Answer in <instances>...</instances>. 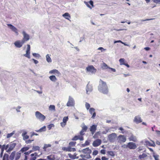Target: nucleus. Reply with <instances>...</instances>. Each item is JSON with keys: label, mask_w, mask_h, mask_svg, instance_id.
I'll return each instance as SVG.
<instances>
[{"label": "nucleus", "mask_w": 160, "mask_h": 160, "mask_svg": "<svg viewBox=\"0 0 160 160\" xmlns=\"http://www.w3.org/2000/svg\"><path fill=\"white\" fill-rule=\"evenodd\" d=\"M101 84H102L101 90L102 93L104 94H108L109 92V89L106 82L101 80Z\"/></svg>", "instance_id": "nucleus-1"}, {"label": "nucleus", "mask_w": 160, "mask_h": 160, "mask_svg": "<svg viewBox=\"0 0 160 160\" xmlns=\"http://www.w3.org/2000/svg\"><path fill=\"white\" fill-rule=\"evenodd\" d=\"M35 115L36 118L41 122L43 121L45 119V117L39 111L35 112Z\"/></svg>", "instance_id": "nucleus-2"}, {"label": "nucleus", "mask_w": 160, "mask_h": 160, "mask_svg": "<svg viewBox=\"0 0 160 160\" xmlns=\"http://www.w3.org/2000/svg\"><path fill=\"white\" fill-rule=\"evenodd\" d=\"M117 136V135L116 133H112L108 135V139L110 142H114L115 141Z\"/></svg>", "instance_id": "nucleus-3"}, {"label": "nucleus", "mask_w": 160, "mask_h": 160, "mask_svg": "<svg viewBox=\"0 0 160 160\" xmlns=\"http://www.w3.org/2000/svg\"><path fill=\"white\" fill-rule=\"evenodd\" d=\"M86 72L94 73L96 71V69L92 65H89L86 68Z\"/></svg>", "instance_id": "nucleus-4"}, {"label": "nucleus", "mask_w": 160, "mask_h": 160, "mask_svg": "<svg viewBox=\"0 0 160 160\" xmlns=\"http://www.w3.org/2000/svg\"><path fill=\"white\" fill-rule=\"evenodd\" d=\"M22 34L23 35V38L22 40L24 42L28 41L30 39V36L29 34H28L25 31H23Z\"/></svg>", "instance_id": "nucleus-5"}, {"label": "nucleus", "mask_w": 160, "mask_h": 160, "mask_svg": "<svg viewBox=\"0 0 160 160\" xmlns=\"http://www.w3.org/2000/svg\"><path fill=\"white\" fill-rule=\"evenodd\" d=\"M74 104L75 102L74 100L72 97L69 96L68 101L67 104V106L68 107L73 106L74 105Z\"/></svg>", "instance_id": "nucleus-6"}, {"label": "nucleus", "mask_w": 160, "mask_h": 160, "mask_svg": "<svg viewBox=\"0 0 160 160\" xmlns=\"http://www.w3.org/2000/svg\"><path fill=\"white\" fill-rule=\"evenodd\" d=\"M137 147L136 144L132 142H129L126 146V148H128L131 149H134Z\"/></svg>", "instance_id": "nucleus-7"}, {"label": "nucleus", "mask_w": 160, "mask_h": 160, "mask_svg": "<svg viewBox=\"0 0 160 160\" xmlns=\"http://www.w3.org/2000/svg\"><path fill=\"white\" fill-rule=\"evenodd\" d=\"M27 50L26 51V53L24 54L23 56L28 58H30V46L29 44H28L27 45Z\"/></svg>", "instance_id": "nucleus-8"}, {"label": "nucleus", "mask_w": 160, "mask_h": 160, "mask_svg": "<svg viewBox=\"0 0 160 160\" xmlns=\"http://www.w3.org/2000/svg\"><path fill=\"white\" fill-rule=\"evenodd\" d=\"M8 27L13 32H14L17 35H18L19 33L17 28L11 24H8Z\"/></svg>", "instance_id": "nucleus-9"}, {"label": "nucleus", "mask_w": 160, "mask_h": 160, "mask_svg": "<svg viewBox=\"0 0 160 160\" xmlns=\"http://www.w3.org/2000/svg\"><path fill=\"white\" fill-rule=\"evenodd\" d=\"M24 43V42L22 40L21 41L18 40L15 42L14 43V44L16 47L20 48L22 46Z\"/></svg>", "instance_id": "nucleus-10"}, {"label": "nucleus", "mask_w": 160, "mask_h": 160, "mask_svg": "<svg viewBox=\"0 0 160 160\" xmlns=\"http://www.w3.org/2000/svg\"><path fill=\"white\" fill-rule=\"evenodd\" d=\"M118 142H125L126 140V138L124 135H120L118 136Z\"/></svg>", "instance_id": "nucleus-11"}, {"label": "nucleus", "mask_w": 160, "mask_h": 160, "mask_svg": "<svg viewBox=\"0 0 160 160\" xmlns=\"http://www.w3.org/2000/svg\"><path fill=\"white\" fill-rule=\"evenodd\" d=\"M73 141H76L80 140V141H83L84 140L83 137L81 135H76L72 138Z\"/></svg>", "instance_id": "nucleus-12"}, {"label": "nucleus", "mask_w": 160, "mask_h": 160, "mask_svg": "<svg viewBox=\"0 0 160 160\" xmlns=\"http://www.w3.org/2000/svg\"><path fill=\"white\" fill-rule=\"evenodd\" d=\"M89 82L87 85L86 88V91L88 94H89L92 90V85L89 84Z\"/></svg>", "instance_id": "nucleus-13"}, {"label": "nucleus", "mask_w": 160, "mask_h": 160, "mask_svg": "<svg viewBox=\"0 0 160 160\" xmlns=\"http://www.w3.org/2000/svg\"><path fill=\"white\" fill-rule=\"evenodd\" d=\"M16 144L14 142H12L9 144V148L7 150V152H9L12 151L16 146Z\"/></svg>", "instance_id": "nucleus-14"}, {"label": "nucleus", "mask_w": 160, "mask_h": 160, "mask_svg": "<svg viewBox=\"0 0 160 160\" xmlns=\"http://www.w3.org/2000/svg\"><path fill=\"white\" fill-rule=\"evenodd\" d=\"M82 152L84 153L87 154V155H89L91 153L92 151L88 148L82 150Z\"/></svg>", "instance_id": "nucleus-15"}, {"label": "nucleus", "mask_w": 160, "mask_h": 160, "mask_svg": "<svg viewBox=\"0 0 160 160\" xmlns=\"http://www.w3.org/2000/svg\"><path fill=\"white\" fill-rule=\"evenodd\" d=\"M95 109L92 108H90L89 109V113L91 114H92V118H94L96 116V113L95 112Z\"/></svg>", "instance_id": "nucleus-16"}, {"label": "nucleus", "mask_w": 160, "mask_h": 160, "mask_svg": "<svg viewBox=\"0 0 160 160\" xmlns=\"http://www.w3.org/2000/svg\"><path fill=\"white\" fill-rule=\"evenodd\" d=\"M97 127V126L95 125H93L90 127V130L92 135L96 131Z\"/></svg>", "instance_id": "nucleus-17"}, {"label": "nucleus", "mask_w": 160, "mask_h": 160, "mask_svg": "<svg viewBox=\"0 0 160 160\" xmlns=\"http://www.w3.org/2000/svg\"><path fill=\"white\" fill-rule=\"evenodd\" d=\"M134 122L136 123H138L142 122V120L141 117L138 116H136L134 118Z\"/></svg>", "instance_id": "nucleus-18"}, {"label": "nucleus", "mask_w": 160, "mask_h": 160, "mask_svg": "<svg viewBox=\"0 0 160 160\" xmlns=\"http://www.w3.org/2000/svg\"><path fill=\"white\" fill-rule=\"evenodd\" d=\"M152 143H151L150 142L146 140L145 141V144L147 146H149L155 147V145L154 142L152 141Z\"/></svg>", "instance_id": "nucleus-19"}, {"label": "nucleus", "mask_w": 160, "mask_h": 160, "mask_svg": "<svg viewBox=\"0 0 160 160\" xmlns=\"http://www.w3.org/2000/svg\"><path fill=\"white\" fill-rule=\"evenodd\" d=\"M130 141H132L134 142H136L137 141V138L136 136H134L132 134L130 137L129 138Z\"/></svg>", "instance_id": "nucleus-20"}, {"label": "nucleus", "mask_w": 160, "mask_h": 160, "mask_svg": "<svg viewBox=\"0 0 160 160\" xmlns=\"http://www.w3.org/2000/svg\"><path fill=\"white\" fill-rule=\"evenodd\" d=\"M100 145V139H98L94 141L92 143L94 147H97Z\"/></svg>", "instance_id": "nucleus-21"}, {"label": "nucleus", "mask_w": 160, "mask_h": 160, "mask_svg": "<svg viewBox=\"0 0 160 160\" xmlns=\"http://www.w3.org/2000/svg\"><path fill=\"white\" fill-rule=\"evenodd\" d=\"M27 132L26 131L22 133V136L23 137V139L24 140L28 139L29 138V136L26 135Z\"/></svg>", "instance_id": "nucleus-22"}, {"label": "nucleus", "mask_w": 160, "mask_h": 160, "mask_svg": "<svg viewBox=\"0 0 160 160\" xmlns=\"http://www.w3.org/2000/svg\"><path fill=\"white\" fill-rule=\"evenodd\" d=\"M49 73L50 74H55L56 73L58 75L60 74V72L57 69H53L52 70L49 71Z\"/></svg>", "instance_id": "nucleus-23"}, {"label": "nucleus", "mask_w": 160, "mask_h": 160, "mask_svg": "<svg viewBox=\"0 0 160 160\" xmlns=\"http://www.w3.org/2000/svg\"><path fill=\"white\" fill-rule=\"evenodd\" d=\"M50 79L53 82H56L57 79L55 76L54 75L51 76L49 77Z\"/></svg>", "instance_id": "nucleus-24"}, {"label": "nucleus", "mask_w": 160, "mask_h": 160, "mask_svg": "<svg viewBox=\"0 0 160 160\" xmlns=\"http://www.w3.org/2000/svg\"><path fill=\"white\" fill-rule=\"evenodd\" d=\"M62 16L64 17L66 19L70 20V16L68 13H65L62 15Z\"/></svg>", "instance_id": "nucleus-25"}, {"label": "nucleus", "mask_w": 160, "mask_h": 160, "mask_svg": "<svg viewBox=\"0 0 160 160\" xmlns=\"http://www.w3.org/2000/svg\"><path fill=\"white\" fill-rule=\"evenodd\" d=\"M15 155V151L13 152L9 156V159L10 160H13Z\"/></svg>", "instance_id": "nucleus-26"}, {"label": "nucleus", "mask_w": 160, "mask_h": 160, "mask_svg": "<svg viewBox=\"0 0 160 160\" xmlns=\"http://www.w3.org/2000/svg\"><path fill=\"white\" fill-rule=\"evenodd\" d=\"M50 55H49L48 54L46 56V61L48 62L49 63L51 62L52 61V59L50 57Z\"/></svg>", "instance_id": "nucleus-27"}, {"label": "nucleus", "mask_w": 160, "mask_h": 160, "mask_svg": "<svg viewBox=\"0 0 160 160\" xmlns=\"http://www.w3.org/2000/svg\"><path fill=\"white\" fill-rule=\"evenodd\" d=\"M101 68L102 69H109V67L106 63L103 62Z\"/></svg>", "instance_id": "nucleus-28"}, {"label": "nucleus", "mask_w": 160, "mask_h": 160, "mask_svg": "<svg viewBox=\"0 0 160 160\" xmlns=\"http://www.w3.org/2000/svg\"><path fill=\"white\" fill-rule=\"evenodd\" d=\"M49 110L51 111H55V106L54 105H50L49 107Z\"/></svg>", "instance_id": "nucleus-29"}, {"label": "nucleus", "mask_w": 160, "mask_h": 160, "mask_svg": "<svg viewBox=\"0 0 160 160\" xmlns=\"http://www.w3.org/2000/svg\"><path fill=\"white\" fill-rule=\"evenodd\" d=\"M47 158L49 160H54L55 159L54 155L52 154L47 156Z\"/></svg>", "instance_id": "nucleus-30"}, {"label": "nucleus", "mask_w": 160, "mask_h": 160, "mask_svg": "<svg viewBox=\"0 0 160 160\" xmlns=\"http://www.w3.org/2000/svg\"><path fill=\"white\" fill-rule=\"evenodd\" d=\"M46 130V127L45 126H44L40 128L39 129L37 130H36V132H44Z\"/></svg>", "instance_id": "nucleus-31"}, {"label": "nucleus", "mask_w": 160, "mask_h": 160, "mask_svg": "<svg viewBox=\"0 0 160 160\" xmlns=\"http://www.w3.org/2000/svg\"><path fill=\"white\" fill-rule=\"evenodd\" d=\"M2 160H9V155L8 154H4Z\"/></svg>", "instance_id": "nucleus-32"}, {"label": "nucleus", "mask_w": 160, "mask_h": 160, "mask_svg": "<svg viewBox=\"0 0 160 160\" xmlns=\"http://www.w3.org/2000/svg\"><path fill=\"white\" fill-rule=\"evenodd\" d=\"M107 153L108 155L112 157H114L115 155L114 152L112 151H108L107 152Z\"/></svg>", "instance_id": "nucleus-33"}, {"label": "nucleus", "mask_w": 160, "mask_h": 160, "mask_svg": "<svg viewBox=\"0 0 160 160\" xmlns=\"http://www.w3.org/2000/svg\"><path fill=\"white\" fill-rule=\"evenodd\" d=\"M51 147V145L50 144H45L43 147V149H44V151H46L47 148L48 147Z\"/></svg>", "instance_id": "nucleus-34"}, {"label": "nucleus", "mask_w": 160, "mask_h": 160, "mask_svg": "<svg viewBox=\"0 0 160 160\" xmlns=\"http://www.w3.org/2000/svg\"><path fill=\"white\" fill-rule=\"evenodd\" d=\"M15 131H13L12 132L8 134L7 136V138H8L12 137L15 133Z\"/></svg>", "instance_id": "nucleus-35"}, {"label": "nucleus", "mask_w": 160, "mask_h": 160, "mask_svg": "<svg viewBox=\"0 0 160 160\" xmlns=\"http://www.w3.org/2000/svg\"><path fill=\"white\" fill-rule=\"evenodd\" d=\"M80 156L81 158H89L91 157L90 156V155H82V154H81Z\"/></svg>", "instance_id": "nucleus-36"}, {"label": "nucleus", "mask_w": 160, "mask_h": 160, "mask_svg": "<svg viewBox=\"0 0 160 160\" xmlns=\"http://www.w3.org/2000/svg\"><path fill=\"white\" fill-rule=\"evenodd\" d=\"M147 156V155L145 153H143L142 155H140L139 156V158L140 159L144 158Z\"/></svg>", "instance_id": "nucleus-37"}, {"label": "nucleus", "mask_w": 160, "mask_h": 160, "mask_svg": "<svg viewBox=\"0 0 160 160\" xmlns=\"http://www.w3.org/2000/svg\"><path fill=\"white\" fill-rule=\"evenodd\" d=\"M5 147V145H3L2 147L1 148V151L0 153V157L2 158V156L3 151L4 149V148Z\"/></svg>", "instance_id": "nucleus-38"}, {"label": "nucleus", "mask_w": 160, "mask_h": 160, "mask_svg": "<svg viewBox=\"0 0 160 160\" xmlns=\"http://www.w3.org/2000/svg\"><path fill=\"white\" fill-rule=\"evenodd\" d=\"M68 152H74L76 150L74 148H71L70 146L68 147Z\"/></svg>", "instance_id": "nucleus-39"}, {"label": "nucleus", "mask_w": 160, "mask_h": 160, "mask_svg": "<svg viewBox=\"0 0 160 160\" xmlns=\"http://www.w3.org/2000/svg\"><path fill=\"white\" fill-rule=\"evenodd\" d=\"M119 61L120 62V65H124L125 63V59L123 58H120L119 60Z\"/></svg>", "instance_id": "nucleus-40"}, {"label": "nucleus", "mask_w": 160, "mask_h": 160, "mask_svg": "<svg viewBox=\"0 0 160 160\" xmlns=\"http://www.w3.org/2000/svg\"><path fill=\"white\" fill-rule=\"evenodd\" d=\"M21 154L20 153H17L15 156V160H18L20 157Z\"/></svg>", "instance_id": "nucleus-41"}, {"label": "nucleus", "mask_w": 160, "mask_h": 160, "mask_svg": "<svg viewBox=\"0 0 160 160\" xmlns=\"http://www.w3.org/2000/svg\"><path fill=\"white\" fill-rule=\"evenodd\" d=\"M29 149V148L28 147H24L22 148L21 150V151L22 152L28 150Z\"/></svg>", "instance_id": "nucleus-42"}, {"label": "nucleus", "mask_w": 160, "mask_h": 160, "mask_svg": "<svg viewBox=\"0 0 160 160\" xmlns=\"http://www.w3.org/2000/svg\"><path fill=\"white\" fill-rule=\"evenodd\" d=\"M105 131H102V133L103 134H106L108 131L109 130V129L108 128L106 127L105 128Z\"/></svg>", "instance_id": "nucleus-43"}, {"label": "nucleus", "mask_w": 160, "mask_h": 160, "mask_svg": "<svg viewBox=\"0 0 160 160\" xmlns=\"http://www.w3.org/2000/svg\"><path fill=\"white\" fill-rule=\"evenodd\" d=\"M32 55L34 57L37 58H39L41 57V56L39 54L36 53H33Z\"/></svg>", "instance_id": "nucleus-44"}, {"label": "nucleus", "mask_w": 160, "mask_h": 160, "mask_svg": "<svg viewBox=\"0 0 160 160\" xmlns=\"http://www.w3.org/2000/svg\"><path fill=\"white\" fill-rule=\"evenodd\" d=\"M76 143V142H71L69 143V145L70 146L74 147Z\"/></svg>", "instance_id": "nucleus-45"}, {"label": "nucleus", "mask_w": 160, "mask_h": 160, "mask_svg": "<svg viewBox=\"0 0 160 160\" xmlns=\"http://www.w3.org/2000/svg\"><path fill=\"white\" fill-rule=\"evenodd\" d=\"M40 147L38 146H33L32 147V150L34 151L37 150H39Z\"/></svg>", "instance_id": "nucleus-46"}, {"label": "nucleus", "mask_w": 160, "mask_h": 160, "mask_svg": "<svg viewBox=\"0 0 160 160\" xmlns=\"http://www.w3.org/2000/svg\"><path fill=\"white\" fill-rule=\"evenodd\" d=\"M68 117H64L63 119V121L64 123H66L68 121Z\"/></svg>", "instance_id": "nucleus-47"}, {"label": "nucleus", "mask_w": 160, "mask_h": 160, "mask_svg": "<svg viewBox=\"0 0 160 160\" xmlns=\"http://www.w3.org/2000/svg\"><path fill=\"white\" fill-rule=\"evenodd\" d=\"M85 107L87 110H88L90 107V104L89 103H88L87 102H86L85 104Z\"/></svg>", "instance_id": "nucleus-48"}, {"label": "nucleus", "mask_w": 160, "mask_h": 160, "mask_svg": "<svg viewBox=\"0 0 160 160\" xmlns=\"http://www.w3.org/2000/svg\"><path fill=\"white\" fill-rule=\"evenodd\" d=\"M100 133L99 132H97L93 136V138H98V136H99Z\"/></svg>", "instance_id": "nucleus-49"}, {"label": "nucleus", "mask_w": 160, "mask_h": 160, "mask_svg": "<svg viewBox=\"0 0 160 160\" xmlns=\"http://www.w3.org/2000/svg\"><path fill=\"white\" fill-rule=\"evenodd\" d=\"M87 127L86 125H84L82 127V130L85 132L87 131Z\"/></svg>", "instance_id": "nucleus-50"}, {"label": "nucleus", "mask_w": 160, "mask_h": 160, "mask_svg": "<svg viewBox=\"0 0 160 160\" xmlns=\"http://www.w3.org/2000/svg\"><path fill=\"white\" fill-rule=\"evenodd\" d=\"M68 156L69 157V158H71L72 159H75V158L74 157L75 155H72L70 153H69L68 154Z\"/></svg>", "instance_id": "nucleus-51"}, {"label": "nucleus", "mask_w": 160, "mask_h": 160, "mask_svg": "<svg viewBox=\"0 0 160 160\" xmlns=\"http://www.w3.org/2000/svg\"><path fill=\"white\" fill-rule=\"evenodd\" d=\"M68 147H63L62 148V150L66 152H68Z\"/></svg>", "instance_id": "nucleus-52"}, {"label": "nucleus", "mask_w": 160, "mask_h": 160, "mask_svg": "<svg viewBox=\"0 0 160 160\" xmlns=\"http://www.w3.org/2000/svg\"><path fill=\"white\" fill-rule=\"evenodd\" d=\"M153 156L155 160H159V159H158L159 156L158 155H155L153 154Z\"/></svg>", "instance_id": "nucleus-53"}, {"label": "nucleus", "mask_w": 160, "mask_h": 160, "mask_svg": "<svg viewBox=\"0 0 160 160\" xmlns=\"http://www.w3.org/2000/svg\"><path fill=\"white\" fill-rule=\"evenodd\" d=\"M54 125L53 124H51L48 125V128L49 130H50L53 127H54Z\"/></svg>", "instance_id": "nucleus-54"}, {"label": "nucleus", "mask_w": 160, "mask_h": 160, "mask_svg": "<svg viewBox=\"0 0 160 160\" xmlns=\"http://www.w3.org/2000/svg\"><path fill=\"white\" fill-rule=\"evenodd\" d=\"M33 141V140H26L25 141V142L27 144L28 143H30L32 142V141Z\"/></svg>", "instance_id": "nucleus-55"}, {"label": "nucleus", "mask_w": 160, "mask_h": 160, "mask_svg": "<svg viewBox=\"0 0 160 160\" xmlns=\"http://www.w3.org/2000/svg\"><path fill=\"white\" fill-rule=\"evenodd\" d=\"M98 153V151L97 150H94L92 152V154L93 155H96Z\"/></svg>", "instance_id": "nucleus-56"}, {"label": "nucleus", "mask_w": 160, "mask_h": 160, "mask_svg": "<svg viewBox=\"0 0 160 160\" xmlns=\"http://www.w3.org/2000/svg\"><path fill=\"white\" fill-rule=\"evenodd\" d=\"M66 123H64L63 122H62L60 123V125H61V126L62 127H65V126L66 125Z\"/></svg>", "instance_id": "nucleus-57"}, {"label": "nucleus", "mask_w": 160, "mask_h": 160, "mask_svg": "<svg viewBox=\"0 0 160 160\" xmlns=\"http://www.w3.org/2000/svg\"><path fill=\"white\" fill-rule=\"evenodd\" d=\"M21 107L20 106H18L17 108L16 109V110L17 111V112H20V111L19 110V109H20L21 108Z\"/></svg>", "instance_id": "nucleus-58"}, {"label": "nucleus", "mask_w": 160, "mask_h": 160, "mask_svg": "<svg viewBox=\"0 0 160 160\" xmlns=\"http://www.w3.org/2000/svg\"><path fill=\"white\" fill-rule=\"evenodd\" d=\"M85 144L87 145V146L88 145L90 144V140H86L85 142Z\"/></svg>", "instance_id": "nucleus-59"}, {"label": "nucleus", "mask_w": 160, "mask_h": 160, "mask_svg": "<svg viewBox=\"0 0 160 160\" xmlns=\"http://www.w3.org/2000/svg\"><path fill=\"white\" fill-rule=\"evenodd\" d=\"M84 132L81 130V131L80 132V135H79L83 136V135L84 134Z\"/></svg>", "instance_id": "nucleus-60"}, {"label": "nucleus", "mask_w": 160, "mask_h": 160, "mask_svg": "<svg viewBox=\"0 0 160 160\" xmlns=\"http://www.w3.org/2000/svg\"><path fill=\"white\" fill-rule=\"evenodd\" d=\"M85 3L86 4L87 6L88 7L90 8L91 9L92 8L89 5V4L88 3V2H85Z\"/></svg>", "instance_id": "nucleus-61"}, {"label": "nucleus", "mask_w": 160, "mask_h": 160, "mask_svg": "<svg viewBox=\"0 0 160 160\" xmlns=\"http://www.w3.org/2000/svg\"><path fill=\"white\" fill-rule=\"evenodd\" d=\"M101 153L102 154H105V150L104 149H102L101 150Z\"/></svg>", "instance_id": "nucleus-62"}, {"label": "nucleus", "mask_w": 160, "mask_h": 160, "mask_svg": "<svg viewBox=\"0 0 160 160\" xmlns=\"http://www.w3.org/2000/svg\"><path fill=\"white\" fill-rule=\"evenodd\" d=\"M32 60L34 61V63L35 64H37V63H38V61L37 60H35V59H32Z\"/></svg>", "instance_id": "nucleus-63"}, {"label": "nucleus", "mask_w": 160, "mask_h": 160, "mask_svg": "<svg viewBox=\"0 0 160 160\" xmlns=\"http://www.w3.org/2000/svg\"><path fill=\"white\" fill-rule=\"evenodd\" d=\"M36 156H34V157L31 158L30 160H36Z\"/></svg>", "instance_id": "nucleus-64"}]
</instances>
